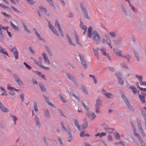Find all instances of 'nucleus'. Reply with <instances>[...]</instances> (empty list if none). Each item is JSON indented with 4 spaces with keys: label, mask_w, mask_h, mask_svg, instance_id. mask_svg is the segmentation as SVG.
I'll return each mask as SVG.
<instances>
[{
    "label": "nucleus",
    "mask_w": 146,
    "mask_h": 146,
    "mask_svg": "<svg viewBox=\"0 0 146 146\" xmlns=\"http://www.w3.org/2000/svg\"><path fill=\"white\" fill-rule=\"evenodd\" d=\"M57 139L58 140L60 145H63V143L62 141V139L61 138L59 137H57Z\"/></svg>",
    "instance_id": "864d4df0"
},
{
    "label": "nucleus",
    "mask_w": 146,
    "mask_h": 146,
    "mask_svg": "<svg viewBox=\"0 0 146 146\" xmlns=\"http://www.w3.org/2000/svg\"><path fill=\"white\" fill-rule=\"evenodd\" d=\"M114 52L116 54V55L119 57H122V55L121 54L122 51L119 50H115L114 51Z\"/></svg>",
    "instance_id": "a878e982"
},
{
    "label": "nucleus",
    "mask_w": 146,
    "mask_h": 146,
    "mask_svg": "<svg viewBox=\"0 0 146 146\" xmlns=\"http://www.w3.org/2000/svg\"><path fill=\"white\" fill-rule=\"evenodd\" d=\"M74 36L76 38V41L77 43L80 45H81V44L79 42V38H78V35H77L76 33H74Z\"/></svg>",
    "instance_id": "f704fd0d"
},
{
    "label": "nucleus",
    "mask_w": 146,
    "mask_h": 146,
    "mask_svg": "<svg viewBox=\"0 0 146 146\" xmlns=\"http://www.w3.org/2000/svg\"><path fill=\"white\" fill-rule=\"evenodd\" d=\"M20 98L21 100V102H23L24 100V96L23 94H22L20 95Z\"/></svg>",
    "instance_id": "5fc2aeb1"
},
{
    "label": "nucleus",
    "mask_w": 146,
    "mask_h": 146,
    "mask_svg": "<svg viewBox=\"0 0 146 146\" xmlns=\"http://www.w3.org/2000/svg\"><path fill=\"white\" fill-rule=\"evenodd\" d=\"M84 121V123L82 124L81 125L82 128V129H84L87 128L88 126V122L86 117H84L83 119Z\"/></svg>",
    "instance_id": "9d476101"
},
{
    "label": "nucleus",
    "mask_w": 146,
    "mask_h": 146,
    "mask_svg": "<svg viewBox=\"0 0 146 146\" xmlns=\"http://www.w3.org/2000/svg\"><path fill=\"white\" fill-rule=\"evenodd\" d=\"M46 50L47 51L48 54L50 56H52V53L49 48L48 47H46L45 48Z\"/></svg>",
    "instance_id": "a19ab883"
},
{
    "label": "nucleus",
    "mask_w": 146,
    "mask_h": 146,
    "mask_svg": "<svg viewBox=\"0 0 146 146\" xmlns=\"http://www.w3.org/2000/svg\"><path fill=\"white\" fill-rule=\"evenodd\" d=\"M44 115L47 119H49L50 118V115L49 114V113L48 110L47 109H46L44 111Z\"/></svg>",
    "instance_id": "2eb2a0df"
},
{
    "label": "nucleus",
    "mask_w": 146,
    "mask_h": 146,
    "mask_svg": "<svg viewBox=\"0 0 146 146\" xmlns=\"http://www.w3.org/2000/svg\"><path fill=\"white\" fill-rule=\"evenodd\" d=\"M34 72L36 74L38 75L39 77L44 79L45 80H46L45 78L46 76L44 74H41V72L37 70H36Z\"/></svg>",
    "instance_id": "a211bd4d"
},
{
    "label": "nucleus",
    "mask_w": 146,
    "mask_h": 146,
    "mask_svg": "<svg viewBox=\"0 0 146 146\" xmlns=\"http://www.w3.org/2000/svg\"><path fill=\"white\" fill-rule=\"evenodd\" d=\"M102 102V100L100 98H98L97 99L96 103L95 105V108H97L99 107V106H100Z\"/></svg>",
    "instance_id": "6ab92c4d"
},
{
    "label": "nucleus",
    "mask_w": 146,
    "mask_h": 146,
    "mask_svg": "<svg viewBox=\"0 0 146 146\" xmlns=\"http://www.w3.org/2000/svg\"><path fill=\"white\" fill-rule=\"evenodd\" d=\"M2 29H3V26L0 25V39L3 40L4 38V35L3 31L1 30Z\"/></svg>",
    "instance_id": "4468645a"
},
{
    "label": "nucleus",
    "mask_w": 146,
    "mask_h": 146,
    "mask_svg": "<svg viewBox=\"0 0 146 146\" xmlns=\"http://www.w3.org/2000/svg\"><path fill=\"white\" fill-rule=\"evenodd\" d=\"M81 88L84 91V92L86 94H88V92L84 85L83 84H82L81 85Z\"/></svg>",
    "instance_id": "473e14b6"
},
{
    "label": "nucleus",
    "mask_w": 146,
    "mask_h": 146,
    "mask_svg": "<svg viewBox=\"0 0 146 146\" xmlns=\"http://www.w3.org/2000/svg\"><path fill=\"white\" fill-rule=\"evenodd\" d=\"M145 96L143 95H139V98L141 101L142 103H145Z\"/></svg>",
    "instance_id": "bb28decb"
},
{
    "label": "nucleus",
    "mask_w": 146,
    "mask_h": 146,
    "mask_svg": "<svg viewBox=\"0 0 146 146\" xmlns=\"http://www.w3.org/2000/svg\"><path fill=\"white\" fill-rule=\"evenodd\" d=\"M83 106V107L86 110H88L89 109V108L88 107L86 106V105L84 103L83 101L81 102Z\"/></svg>",
    "instance_id": "603ef678"
},
{
    "label": "nucleus",
    "mask_w": 146,
    "mask_h": 146,
    "mask_svg": "<svg viewBox=\"0 0 146 146\" xmlns=\"http://www.w3.org/2000/svg\"><path fill=\"white\" fill-rule=\"evenodd\" d=\"M107 92V91L104 89H103L102 90V92L103 94L105 95L107 98L111 99L113 97V95L111 93Z\"/></svg>",
    "instance_id": "39448f33"
},
{
    "label": "nucleus",
    "mask_w": 146,
    "mask_h": 146,
    "mask_svg": "<svg viewBox=\"0 0 146 146\" xmlns=\"http://www.w3.org/2000/svg\"><path fill=\"white\" fill-rule=\"evenodd\" d=\"M134 135L137 137L140 136V135L136 133V129L135 127L133 126L132 127Z\"/></svg>",
    "instance_id": "ea45409f"
},
{
    "label": "nucleus",
    "mask_w": 146,
    "mask_h": 146,
    "mask_svg": "<svg viewBox=\"0 0 146 146\" xmlns=\"http://www.w3.org/2000/svg\"><path fill=\"white\" fill-rule=\"evenodd\" d=\"M115 137L116 139H119L120 137V135L117 132L116 133L115 135Z\"/></svg>",
    "instance_id": "4d7b16f0"
},
{
    "label": "nucleus",
    "mask_w": 146,
    "mask_h": 146,
    "mask_svg": "<svg viewBox=\"0 0 146 146\" xmlns=\"http://www.w3.org/2000/svg\"><path fill=\"white\" fill-rule=\"evenodd\" d=\"M92 39L95 42L96 44H99L100 41V36L98 32L96 31H92Z\"/></svg>",
    "instance_id": "f257e3e1"
},
{
    "label": "nucleus",
    "mask_w": 146,
    "mask_h": 146,
    "mask_svg": "<svg viewBox=\"0 0 146 146\" xmlns=\"http://www.w3.org/2000/svg\"><path fill=\"white\" fill-rule=\"evenodd\" d=\"M120 65L121 67L125 68H127L128 67V66L127 64L123 62L121 63Z\"/></svg>",
    "instance_id": "49530a36"
},
{
    "label": "nucleus",
    "mask_w": 146,
    "mask_h": 146,
    "mask_svg": "<svg viewBox=\"0 0 146 146\" xmlns=\"http://www.w3.org/2000/svg\"><path fill=\"white\" fill-rule=\"evenodd\" d=\"M98 50H99V48H97L96 49L95 48H93V51L94 54L95 55L96 57L97 60H98L99 59L98 54Z\"/></svg>",
    "instance_id": "4be33fe9"
},
{
    "label": "nucleus",
    "mask_w": 146,
    "mask_h": 146,
    "mask_svg": "<svg viewBox=\"0 0 146 146\" xmlns=\"http://www.w3.org/2000/svg\"><path fill=\"white\" fill-rule=\"evenodd\" d=\"M80 7L85 17L88 19H89V17L88 15L87 11L83 3H81L80 4Z\"/></svg>",
    "instance_id": "20e7f679"
},
{
    "label": "nucleus",
    "mask_w": 146,
    "mask_h": 146,
    "mask_svg": "<svg viewBox=\"0 0 146 146\" xmlns=\"http://www.w3.org/2000/svg\"><path fill=\"white\" fill-rule=\"evenodd\" d=\"M43 96L46 102L50 106H51L52 107H54V105L50 102V101L49 100L48 98L45 96L44 95H43Z\"/></svg>",
    "instance_id": "f8f14e48"
},
{
    "label": "nucleus",
    "mask_w": 146,
    "mask_h": 146,
    "mask_svg": "<svg viewBox=\"0 0 146 146\" xmlns=\"http://www.w3.org/2000/svg\"><path fill=\"white\" fill-rule=\"evenodd\" d=\"M39 86L40 88V90L42 91H46V89L45 88L44 86L42 83H40L39 84Z\"/></svg>",
    "instance_id": "cd10ccee"
},
{
    "label": "nucleus",
    "mask_w": 146,
    "mask_h": 146,
    "mask_svg": "<svg viewBox=\"0 0 146 146\" xmlns=\"http://www.w3.org/2000/svg\"><path fill=\"white\" fill-rule=\"evenodd\" d=\"M0 6L2 8L5 9H7L9 10H10V8L7 6L3 4L0 3Z\"/></svg>",
    "instance_id": "a18cd8bd"
},
{
    "label": "nucleus",
    "mask_w": 146,
    "mask_h": 146,
    "mask_svg": "<svg viewBox=\"0 0 146 146\" xmlns=\"http://www.w3.org/2000/svg\"><path fill=\"white\" fill-rule=\"evenodd\" d=\"M27 2L29 4L32 5L35 3V2L32 0H26Z\"/></svg>",
    "instance_id": "13d9d810"
},
{
    "label": "nucleus",
    "mask_w": 146,
    "mask_h": 146,
    "mask_svg": "<svg viewBox=\"0 0 146 146\" xmlns=\"http://www.w3.org/2000/svg\"><path fill=\"white\" fill-rule=\"evenodd\" d=\"M92 27H90L88 29V37L90 38H91L92 37Z\"/></svg>",
    "instance_id": "412c9836"
},
{
    "label": "nucleus",
    "mask_w": 146,
    "mask_h": 146,
    "mask_svg": "<svg viewBox=\"0 0 146 146\" xmlns=\"http://www.w3.org/2000/svg\"><path fill=\"white\" fill-rule=\"evenodd\" d=\"M36 124V125L38 126L39 127L40 126V122L39 121V118L37 116H35L34 117V121Z\"/></svg>",
    "instance_id": "9b49d317"
},
{
    "label": "nucleus",
    "mask_w": 146,
    "mask_h": 146,
    "mask_svg": "<svg viewBox=\"0 0 146 146\" xmlns=\"http://www.w3.org/2000/svg\"><path fill=\"white\" fill-rule=\"evenodd\" d=\"M34 109L35 111H38L37 104L35 102H34Z\"/></svg>",
    "instance_id": "c03bdc74"
},
{
    "label": "nucleus",
    "mask_w": 146,
    "mask_h": 146,
    "mask_svg": "<svg viewBox=\"0 0 146 146\" xmlns=\"http://www.w3.org/2000/svg\"><path fill=\"white\" fill-rule=\"evenodd\" d=\"M1 13L4 16L8 18H11V16L10 15L7 14L6 12H1Z\"/></svg>",
    "instance_id": "79ce46f5"
},
{
    "label": "nucleus",
    "mask_w": 146,
    "mask_h": 146,
    "mask_svg": "<svg viewBox=\"0 0 146 146\" xmlns=\"http://www.w3.org/2000/svg\"><path fill=\"white\" fill-rule=\"evenodd\" d=\"M11 117H13V118L12 119V120L13 121H16V120H17V118L16 116L13 115H11Z\"/></svg>",
    "instance_id": "052dcab7"
},
{
    "label": "nucleus",
    "mask_w": 146,
    "mask_h": 146,
    "mask_svg": "<svg viewBox=\"0 0 146 146\" xmlns=\"http://www.w3.org/2000/svg\"><path fill=\"white\" fill-rule=\"evenodd\" d=\"M133 51L135 57L136 58L137 60L138 61H139L140 60L139 57L138 52L135 50H134Z\"/></svg>",
    "instance_id": "7c9ffc66"
},
{
    "label": "nucleus",
    "mask_w": 146,
    "mask_h": 146,
    "mask_svg": "<svg viewBox=\"0 0 146 146\" xmlns=\"http://www.w3.org/2000/svg\"><path fill=\"white\" fill-rule=\"evenodd\" d=\"M109 35L112 37H115L116 35V33L114 32H110Z\"/></svg>",
    "instance_id": "de8ad7c7"
},
{
    "label": "nucleus",
    "mask_w": 146,
    "mask_h": 146,
    "mask_svg": "<svg viewBox=\"0 0 146 146\" xmlns=\"http://www.w3.org/2000/svg\"><path fill=\"white\" fill-rule=\"evenodd\" d=\"M140 84L141 85H145L146 86V82H143L142 80L140 82Z\"/></svg>",
    "instance_id": "338daca9"
},
{
    "label": "nucleus",
    "mask_w": 146,
    "mask_h": 146,
    "mask_svg": "<svg viewBox=\"0 0 146 146\" xmlns=\"http://www.w3.org/2000/svg\"><path fill=\"white\" fill-rule=\"evenodd\" d=\"M11 7L12 8V9L14 10V11H15L16 12H17V13H19V11L17 10V9L15 8V7H13V6H11Z\"/></svg>",
    "instance_id": "69168bd1"
},
{
    "label": "nucleus",
    "mask_w": 146,
    "mask_h": 146,
    "mask_svg": "<svg viewBox=\"0 0 146 146\" xmlns=\"http://www.w3.org/2000/svg\"><path fill=\"white\" fill-rule=\"evenodd\" d=\"M58 95L60 97V99L64 103L66 102V101L64 100L63 96H62L60 94H59Z\"/></svg>",
    "instance_id": "8fccbe9b"
},
{
    "label": "nucleus",
    "mask_w": 146,
    "mask_h": 146,
    "mask_svg": "<svg viewBox=\"0 0 146 146\" xmlns=\"http://www.w3.org/2000/svg\"><path fill=\"white\" fill-rule=\"evenodd\" d=\"M5 50L3 49H0V52L2 53L3 54H5L7 56H9L7 52L4 51V50Z\"/></svg>",
    "instance_id": "09e8293b"
},
{
    "label": "nucleus",
    "mask_w": 146,
    "mask_h": 146,
    "mask_svg": "<svg viewBox=\"0 0 146 146\" xmlns=\"http://www.w3.org/2000/svg\"><path fill=\"white\" fill-rule=\"evenodd\" d=\"M135 77L138 79L139 82L142 80V77L141 75L139 76L137 74L135 75Z\"/></svg>",
    "instance_id": "37998d69"
},
{
    "label": "nucleus",
    "mask_w": 146,
    "mask_h": 146,
    "mask_svg": "<svg viewBox=\"0 0 146 146\" xmlns=\"http://www.w3.org/2000/svg\"><path fill=\"white\" fill-rule=\"evenodd\" d=\"M29 50L33 54L35 52L33 50L32 47L31 46H29Z\"/></svg>",
    "instance_id": "bf43d9fd"
},
{
    "label": "nucleus",
    "mask_w": 146,
    "mask_h": 146,
    "mask_svg": "<svg viewBox=\"0 0 146 146\" xmlns=\"http://www.w3.org/2000/svg\"><path fill=\"white\" fill-rule=\"evenodd\" d=\"M80 136L81 137H83L86 136L85 134H84V133L83 131H81L80 134Z\"/></svg>",
    "instance_id": "e2e57ef3"
},
{
    "label": "nucleus",
    "mask_w": 146,
    "mask_h": 146,
    "mask_svg": "<svg viewBox=\"0 0 146 146\" xmlns=\"http://www.w3.org/2000/svg\"><path fill=\"white\" fill-rule=\"evenodd\" d=\"M86 114L87 116L92 120H93L96 118V115L94 113H86Z\"/></svg>",
    "instance_id": "1a4fd4ad"
},
{
    "label": "nucleus",
    "mask_w": 146,
    "mask_h": 146,
    "mask_svg": "<svg viewBox=\"0 0 146 146\" xmlns=\"http://www.w3.org/2000/svg\"><path fill=\"white\" fill-rule=\"evenodd\" d=\"M74 124L79 130H80V127L79 125V122L76 119H74Z\"/></svg>",
    "instance_id": "c85d7f7f"
},
{
    "label": "nucleus",
    "mask_w": 146,
    "mask_h": 146,
    "mask_svg": "<svg viewBox=\"0 0 146 146\" xmlns=\"http://www.w3.org/2000/svg\"><path fill=\"white\" fill-rule=\"evenodd\" d=\"M7 89L10 90H14L18 92L19 91V89H17L15 88H14L11 87L10 86V85L9 84H7Z\"/></svg>",
    "instance_id": "2f4dec72"
},
{
    "label": "nucleus",
    "mask_w": 146,
    "mask_h": 146,
    "mask_svg": "<svg viewBox=\"0 0 146 146\" xmlns=\"http://www.w3.org/2000/svg\"><path fill=\"white\" fill-rule=\"evenodd\" d=\"M59 112L60 113L61 115L63 116L64 117H65V115L63 114L62 111L60 110H58Z\"/></svg>",
    "instance_id": "680f3d73"
},
{
    "label": "nucleus",
    "mask_w": 146,
    "mask_h": 146,
    "mask_svg": "<svg viewBox=\"0 0 146 146\" xmlns=\"http://www.w3.org/2000/svg\"><path fill=\"white\" fill-rule=\"evenodd\" d=\"M43 59L45 63H47L48 64H50V60L48 59V58L47 56L43 58Z\"/></svg>",
    "instance_id": "c9c22d12"
},
{
    "label": "nucleus",
    "mask_w": 146,
    "mask_h": 146,
    "mask_svg": "<svg viewBox=\"0 0 146 146\" xmlns=\"http://www.w3.org/2000/svg\"><path fill=\"white\" fill-rule=\"evenodd\" d=\"M66 75L68 78L73 81L76 86H79V85L77 83V81L75 78L73 76L68 73H66Z\"/></svg>",
    "instance_id": "423d86ee"
},
{
    "label": "nucleus",
    "mask_w": 146,
    "mask_h": 146,
    "mask_svg": "<svg viewBox=\"0 0 146 146\" xmlns=\"http://www.w3.org/2000/svg\"><path fill=\"white\" fill-rule=\"evenodd\" d=\"M13 53L14 55V57L15 59L16 60L18 59V51L16 50L14 51Z\"/></svg>",
    "instance_id": "4c0bfd02"
},
{
    "label": "nucleus",
    "mask_w": 146,
    "mask_h": 146,
    "mask_svg": "<svg viewBox=\"0 0 146 146\" xmlns=\"http://www.w3.org/2000/svg\"><path fill=\"white\" fill-rule=\"evenodd\" d=\"M23 63L24 65L28 69H29L30 70L32 68L29 65L27 64L25 62H24Z\"/></svg>",
    "instance_id": "3c124183"
},
{
    "label": "nucleus",
    "mask_w": 146,
    "mask_h": 146,
    "mask_svg": "<svg viewBox=\"0 0 146 146\" xmlns=\"http://www.w3.org/2000/svg\"><path fill=\"white\" fill-rule=\"evenodd\" d=\"M126 59L127 63H128L130 59V56L129 54H127L125 56H122Z\"/></svg>",
    "instance_id": "c756f323"
},
{
    "label": "nucleus",
    "mask_w": 146,
    "mask_h": 146,
    "mask_svg": "<svg viewBox=\"0 0 146 146\" xmlns=\"http://www.w3.org/2000/svg\"><path fill=\"white\" fill-rule=\"evenodd\" d=\"M55 25L58 27L59 33L63 37L64 35L63 32L58 22V21L57 19H56L55 21Z\"/></svg>",
    "instance_id": "0eeeda50"
},
{
    "label": "nucleus",
    "mask_w": 146,
    "mask_h": 146,
    "mask_svg": "<svg viewBox=\"0 0 146 146\" xmlns=\"http://www.w3.org/2000/svg\"><path fill=\"white\" fill-rule=\"evenodd\" d=\"M53 33L56 35L57 36H59V34L57 31L55 30V29H54V30H53V31H52Z\"/></svg>",
    "instance_id": "774afa93"
},
{
    "label": "nucleus",
    "mask_w": 146,
    "mask_h": 146,
    "mask_svg": "<svg viewBox=\"0 0 146 146\" xmlns=\"http://www.w3.org/2000/svg\"><path fill=\"white\" fill-rule=\"evenodd\" d=\"M66 36L67 38L68 39V42L69 44L71 46H76L75 44H74L72 42L71 38L70 37L68 34H67L66 35Z\"/></svg>",
    "instance_id": "f3484780"
},
{
    "label": "nucleus",
    "mask_w": 146,
    "mask_h": 146,
    "mask_svg": "<svg viewBox=\"0 0 146 146\" xmlns=\"http://www.w3.org/2000/svg\"><path fill=\"white\" fill-rule=\"evenodd\" d=\"M99 49L102 51V54L105 56L107 55V53L106 52V49L104 48H102Z\"/></svg>",
    "instance_id": "e433bc0d"
},
{
    "label": "nucleus",
    "mask_w": 146,
    "mask_h": 146,
    "mask_svg": "<svg viewBox=\"0 0 146 146\" xmlns=\"http://www.w3.org/2000/svg\"><path fill=\"white\" fill-rule=\"evenodd\" d=\"M23 26L24 30L25 31L28 33H30L31 32L29 30L27 27L26 25L24 23H22Z\"/></svg>",
    "instance_id": "72a5a7b5"
},
{
    "label": "nucleus",
    "mask_w": 146,
    "mask_h": 146,
    "mask_svg": "<svg viewBox=\"0 0 146 146\" xmlns=\"http://www.w3.org/2000/svg\"><path fill=\"white\" fill-rule=\"evenodd\" d=\"M120 6L121 9L124 14L126 16H127L128 15V13L124 6L123 5H121Z\"/></svg>",
    "instance_id": "b1692460"
},
{
    "label": "nucleus",
    "mask_w": 146,
    "mask_h": 146,
    "mask_svg": "<svg viewBox=\"0 0 146 146\" xmlns=\"http://www.w3.org/2000/svg\"><path fill=\"white\" fill-rule=\"evenodd\" d=\"M139 141L142 146H146L145 144L143 139L140 136L137 137Z\"/></svg>",
    "instance_id": "393cba45"
},
{
    "label": "nucleus",
    "mask_w": 146,
    "mask_h": 146,
    "mask_svg": "<svg viewBox=\"0 0 146 146\" xmlns=\"http://www.w3.org/2000/svg\"><path fill=\"white\" fill-rule=\"evenodd\" d=\"M80 59L81 62V63L82 65H83L84 67L86 68H87V65L86 64V62L84 59L83 57L82 56H80Z\"/></svg>",
    "instance_id": "ddd939ff"
},
{
    "label": "nucleus",
    "mask_w": 146,
    "mask_h": 146,
    "mask_svg": "<svg viewBox=\"0 0 146 146\" xmlns=\"http://www.w3.org/2000/svg\"><path fill=\"white\" fill-rule=\"evenodd\" d=\"M121 94L123 100L124 101L128 108L130 110H133V107L131 105L127 98L125 96V94L123 92L121 93Z\"/></svg>",
    "instance_id": "f03ea898"
},
{
    "label": "nucleus",
    "mask_w": 146,
    "mask_h": 146,
    "mask_svg": "<svg viewBox=\"0 0 146 146\" xmlns=\"http://www.w3.org/2000/svg\"><path fill=\"white\" fill-rule=\"evenodd\" d=\"M10 23L12 27L15 31H19V27L14 25L11 21H10Z\"/></svg>",
    "instance_id": "5701e85b"
},
{
    "label": "nucleus",
    "mask_w": 146,
    "mask_h": 146,
    "mask_svg": "<svg viewBox=\"0 0 146 146\" xmlns=\"http://www.w3.org/2000/svg\"><path fill=\"white\" fill-rule=\"evenodd\" d=\"M11 91L9 92V94L12 96H14L15 94V92L13 91V90H10Z\"/></svg>",
    "instance_id": "0e129e2a"
},
{
    "label": "nucleus",
    "mask_w": 146,
    "mask_h": 146,
    "mask_svg": "<svg viewBox=\"0 0 146 146\" xmlns=\"http://www.w3.org/2000/svg\"><path fill=\"white\" fill-rule=\"evenodd\" d=\"M138 128L140 131V133L143 136H145V134L143 131V129L142 127L141 124L140 123H138Z\"/></svg>",
    "instance_id": "dca6fc26"
},
{
    "label": "nucleus",
    "mask_w": 146,
    "mask_h": 146,
    "mask_svg": "<svg viewBox=\"0 0 146 146\" xmlns=\"http://www.w3.org/2000/svg\"><path fill=\"white\" fill-rule=\"evenodd\" d=\"M70 93L72 96H73L76 99H77L78 100H79V97L74 94V92L72 90H71V91L70 92Z\"/></svg>",
    "instance_id": "58836bf2"
},
{
    "label": "nucleus",
    "mask_w": 146,
    "mask_h": 146,
    "mask_svg": "<svg viewBox=\"0 0 146 146\" xmlns=\"http://www.w3.org/2000/svg\"><path fill=\"white\" fill-rule=\"evenodd\" d=\"M80 27L81 29L83 30H87V27L85 25H82Z\"/></svg>",
    "instance_id": "6e6d98bb"
},
{
    "label": "nucleus",
    "mask_w": 146,
    "mask_h": 146,
    "mask_svg": "<svg viewBox=\"0 0 146 146\" xmlns=\"http://www.w3.org/2000/svg\"><path fill=\"white\" fill-rule=\"evenodd\" d=\"M115 75L117 77L118 82L119 84L123 85L124 84V81L122 78L121 74L118 72H116Z\"/></svg>",
    "instance_id": "7ed1b4c3"
},
{
    "label": "nucleus",
    "mask_w": 146,
    "mask_h": 146,
    "mask_svg": "<svg viewBox=\"0 0 146 146\" xmlns=\"http://www.w3.org/2000/svg\"><path fill=\"white\" fill-rule=\"evenodd\" d=\"M13 77H14V79L16 81V82L18 83V84L19 85H20L21 84H23V82L19 79V78L17 76V74H14L13 75Z\"/></svg>",
    "instance_id": "6e6552de"
},
{
    "label": "nucleus",
    "mask_w": 146,
    "mask_h": 146,
    "mask_svg": "<svg viewBox=\"0 0 146 146\" xmlns=\"http://www.w3.org/2000/svg\"><path fill=\"white\" fill-rule=\"evenodd\" d=\"M39 9L40 12L43 14H45L47 12V11L46 9L41 6H40L39 7Z\"/></svg>",
    "instance_id": "aec40b11"
}]
</instances>
